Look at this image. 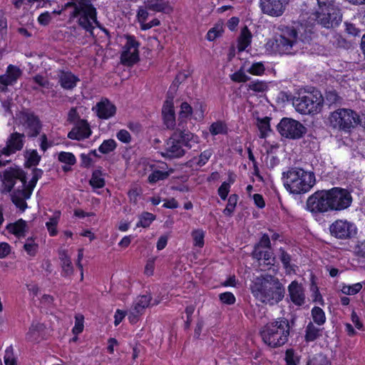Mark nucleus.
Listing matches in <instances>:
<instances>
[{"mask_svg": "<svg viewBox=\"0 0 365 365\" xmlns=\"http://www.w3.org/2000/svg\"><path fill=\"white\" fill-rule=\"evenodd\" d=\"M231 79L235 82L241 83L248 81L250 78L244 71L240 70L232 74Z\"/></svg>", "mask_w": 365, "mask_h": 365, "instance_id": "nucleus-57", "label": "nucleus"}, {"mask_svg": "<svg viewBox=\"0 0 365 365\" xmlns=\"http://www.w3.org/2000/svg\"><path fill=\"white\" fill-rule=\"evenodd\" d=\"M278 30L280 34L274 37V51L281 55L297 53L300 49L297 30L287 26H279Z\"/></svg>", "mask_w": 365, "mask_h": 365, "instance_id": "nucleus-6", "label": "nucleus"}, {"mask_svg": "<svg viewBox=\"0 0 365 365\" xmlns=\"http://www.w3.org/2000/svg\"><path fill=\"white\" fill-rule=\"evenodd\" d=\"M18 120L29 137L34 138L39 135L42 125L38 117L34 113L21 111L18 115Z\"/></svg>", "mask_w": 365, "mask_h": 365, "instance_id": "nucleus-13", "label": "nucleus"}, {"mask_svg": "<svg viewBox=\"0 0 365 365\" xmlns=\"http://www.w3.org/2000/svg\"><path fill=\"white\" fill-rule=\"evenodd\" d=\"M4 362L6 365H16V359L13 356V350L11 346L6 349Z\"/></svg>", "mask_w": 365, "mask_h": 365, "instance_id": "nucleus-62", "label": "nucleus"}, {"mask_svg": "<svg viewBox=\"0 0 365 365\" xmlns=\"http://www.w3.org/2000/svg\"><path fill=\"white\" fill-rule=\"evenodd\" d=\"M287 0H259L262 12L273 17H279L284 13Z\"/></svg>", "mask_w": 365, "mask_h": 365, "instance_id": "nucleus-16", "label": "nucleus"}, {"mask_svg": "<svg viewBox=\"0 0 365 365\" xmlns=\"http://www.w3.org/2000/svg\"><path fill=\"white\" fill-rule=\"evenodd\" d=\"M65 7H73V11L71 14V16L73 18H76L81 14V11L83 9H89L91 12H93V15L94 16L95 13V7L90 2H88L85 0H72L65 4Z\"/></svg>", "mask_w": 365, "mask_h": 365, "instance_id": "nucleus-25", "label": "nucleus"}, {"mask_svg": "<svg viewBox=\"0 0 365 365\" xmlns=\"http://www.w3.org/2000/svg\"><path fill=\"white\" fill-rule=\"evenodd\" d=\"M117 144L113 139L105 140L98 148L100 153L108 154L116 148Z\"/></svg>", "mask_w": 365, "mask_h": 365, "instance_id": "nucleus-40", "label": "nucleus"}, {"mask_svg": "<svg viewBox=\"0 0 365 365\" xmlns=\"http://www.w3.org/2000/svg\"><path fill=\"white\" fill-rule=\"evenodd\" d=\"M25 157L26 158V164L29 167L38 165L41 160V156L36 150H27Z\"/></svg>", "mask_w": 365, "mask_h": 365, "instance_id": "nucleus-38", "label": "nucleus"}, {"mask_svg": "<svg viewBox=\"0 0 365 365\" xmlns=\"http://www.w3.org/2000/svg\"><path fill=\"white\" fill-rule=\"evenodd\" d=\"M289 332V321L281 317L264 325L260 331V335L264 344L272 348H277L287 342Z\"/></svg>", "mask_w": 365, "mask_h": 365, "instance_id": "nucleus-5", "label": "nucleus"}, {"mask_svg": "<svg viewBox=\"0 0 365 365\" xmlns=\"http://www.w3.org/2000/svg\"><path fill=\"white\" fill-rule=\"evenodd\" d=\"M307 209L314 214L330 211L327 190H318L309 196Z\"/></svg>", "mask_w": 365, "mask_h": 365, "instance_id": "nucleus-14", "label": "nucleus"}, {"mask_svg": "<svg viewBox=\"0 0 365 365\" xmlns=\"http://www.w3.org/2000/svg\"><path fill=\"white\" fill-rule=\"evenodd\" d=\"M291 301L297 306L304 303L305 295L302 286L296 281H293L288 287Z\"/></svg>", "mask_w": 365, "mask_h": 365, "instance_id": "nucleus-21", "label": "nucleus"}, {"mask_svg": "<svg viewBox=\"0 0 365 365\" xmlns=\"http://www.w3.org/2000/svg\"><path fill=\"white\" fill-rule=\"evenodd\" d=\"M22 75V71L16 66L9 65L5 74L0 76V91H6L8 86L14 85Z\"/></svg>", "mask_w": 365, "mask_h": 365, "instance_id": "nucleus-18", "label": "nucleus"}, {"mask_svg": "<svg viewBox=\"0 0 365 365\" xmlns=\"http://www.w3.org/2000/svg\"><path fill=\"white\" fill-rule=\"evenodd\" d=\"M279 259L285 268L290 267L291 256L282 248L279 249Z\"/></svg>", "mask_w": 365, "mask_h": 365, "instance_id": "nucleus-63", "label": "nucleus"}, {"mask_svg": "<svg viewBox=\"0 0 365 365\" xmlns=\"http://www.w3.org/2000/svg\"><path fill=\"white\" fill-rule=\"evenodd\" d=\"M312 15L317 24L328 29L337 27L342 21V13L339 6L326 11H314Z\"/></svg>", "mask_w": 365, "mask_h": 365, "instance_id": "nucleus-10", "label": "nucleus"}, {"mask_svg": "<svg viewBox=\"0 0 365 365\" xmlns=\"http://www.w3.org/2000/svg\"><path fill=\"white\" fill-rule=\"evenodd\" d=\"M32 174V178L27 183L24 171L17 166L4 170L2 175L0 173V177L7 192H10L12 190L16 179L21 180V188H18L14 191L11 195V200L21 212H24L27 208L26 200L30 198L37 181L43 174V170L38 168H34Z\"/></svg>", "mask_w": 365, "mask_h": 365, "instance_id": "nucleus-1", "label": "nucleus"}, {"mask_svg": "<svg viewBox=\"0 0 365 365\" xmlns=\"http://www.w3.org/2000/svg\"><path fill=\"white\" fill-rule=\"evenodd\" d=\"M362 289V284L360 283H356L352 285L344 286L341 289V292L347 295H354L357 294Z\"/></svg>", "mask_w": 365, "mask_h": 365, "instance_id": "nucleus-51", "label": "nucleus"}, {"mask_svg": "<svg viewBox=\"0 0 365 365\" xmlns=\"http://www.w3.org/2000/svg\"><path fill=\"white\" fill-rule=\"evenodd\" d=\"M91 133L88 122L86 120H78L68 133V138L72 140H82L89 138Z\"/></svg>", "mask_w": 365, "mask_h": 365, "instance_id": "nucleus-19", "label": "nucleus"}, {"mask_svg": "<svg viewBox=\"0 0 365 365\" xmlns=\"http://www.w3.org/2000/svg\"><path fill=\"white\" fill-rule=\"evenodd\" d=\"M89 183L93 188H102L104 187L105 180L102 178V173L101 170H94L93 172Z\"/></svg>", "mask_w": 365, "mask_h": 365, "instance_id": "nucleus-36", "label": "nucleus"}, {"mask_svg": "<svg viewBox=\"0 0 365 365\" xmlns=\"http://www.w3.org/2000/svg\"><path fill=\"white\" fill-rule=\"evenodd\" d=\"M24 249L28 255L33 257L35 256L37 252L38 245L35 243L32 237H29L24 245Z\"/></svg>", "mask_w": 365, "mask_h": 365, "instance_id": "nucleus-47", "label": "nucleus"}, {"mask_svg": "<svg viewBox=\"0 0 365 365\" xmlns=\"http://www.w3.org/2000/svg\"><path fill=\"white\" fill-rule=\"evenodd\" d=\"M252 256L259 262L263 260V263L266 265H274L275 262V257L272 249L261 251H258L257 250H253Z\"/></svg>", "mask_w": 365, "mask_h": 365, "instance_id": "nucleus-27", "label": "nucleus"}, {"mask_svg": "<svg viewBox=\"0 0 365 365\" xmlns=\"http://www.w3.org/2000/svg\"><path fill=\"white\" fill-rule=\"evenodd\" d=\"M151 299L150 294L141 295L136 299L132 308L135 312L143 314L144 309L150 304Z\"/></svg>", "mask_w": 365, "mask_h": 365, "instance_id": "nucleus-30", "label": "nucleus"}, {"mask_svg": "<svg viewBox=\"0 0 365 365\" xmlns=\"http://www.w3.org/2000/svg\"><path fill=\"white\" fill-rule=\"evenodd\" d=\"M265 68L262 62L253 63L247 70V72L252 75L260 76L264 72Z\"/></svg>", "mask_w": 365, "mask_h": 365, "instance_id": "nucleus-55", "label": "nucleus"}, {"mask_svg": "<svg viewBox=\"0 0 365 365\" xmlns=\"http://www.w3.org/2000/svg\"><path fill=\"white\" fill-rule=\"evenodd\" d=\"M280 135L289 139H299L307 132V128L299 121L292 118H284L277 125Z\"/></svg>", "mask_w": 365, "mask_h": 365, "instance_id": "nucleus-11", "label": "nucleus"}, {"mask_svg": "<svg viewBox=\"0 0 365 365\" xmlns=\"http://www.w3.org/2000/svg\"><path fill=\"white\" fill-rule=\"evenodd\" d=\"M33 81L38 86L48 88L50 86L49 81L41 75H36L33 77Z\"/></svg>", "mask_w": 365, "mask_h": 365, "instance_id": "nucleus-64", "label": "nucleus"}, {"mask_svg": "<svg viewBox=\"0 0 365 365\" xmlns=\"http://www.w3.org/2000/svg\"><path fill=\"white\" fill-rule=\"evenodd\" d=\"M318 8L315 11H326L331 7H336L335 0H317Z\"/></svg>", "mask_w": 365, "mask_h": 365, "instance_id": "nucleus-53", "label": "nucleus"}, {"mask_svg": "<svg viewBox=\"0 0 365 365\" xmlns=\"http://www.w3.org/2000/svg\"><path fill=\"white\" fill-rule=\"evenodd\" d=\"M169 171H161L160 170H155L151 174L149 175L148 180L149 183L154 184L159 180H163L168 178L170 173L173 172V168H170Z\"/></svg>", "mask_w": 365, "mask_h": 365, "instance_id": "nucleus-33", "label": "nucleus"}, {"mask_svg": "<svg viewBox=\"0 0 365 365\" xmlns=\"http://www.w3.org/2000/svg\"><path fill=\"white\" fill-rule=\"evenodd\" d=\"M252 34L248 29L245 26L241 32L238 40V50L244 51L251 43Z\"/></svg>", "mask_w": 365, "mask_h": 365, "instance_id": "nucleus-32", "label": "nucleus"}, {"mask_svg": "<svg viewBox=\"0 0 365 365\" xmlns=\"http://www.w3.org/2000/svg\"><path fill=\"white\" fill-rule=\"evenodd\" d=\"M155 219V216L153 214L145 212L140 216V220L136 227H148Z\"/></svg>", "mask_w": 365, "mask_h": 365, "instance_id": "nucleus-39", "label": "nucleus"}, {"mask_svg": "<svg viewBox=\"0 0 365 365\" xmlns=\"http://www.w3.org/2000/svg\"><path fill=\"white\" fill-rule=\"evenodd\" d=\"M212 153L210 150H206L201 153V154L199 155L198 160L197 162V164L199 166H203L206 164V163L208 161V160L212 156Z\"/></svg>", "mask_w": 365, "mask_h": 365, "instance_id": "nucleus-59", "label": "nucleus"}, {"mask_svg": "<svg viewBox=\"0 0 365 365\" xmlns=\"http://www.w3.org/2000/svg\"><path fill=\"white\" fill-rule=\"evenodd\" d=\"M327 192L330 211H341L351 206L353 198L348 190L335 187L327 190Z\"/></svg>", "mask_w": 365, "mask_h": 365, "instance_id": "nucleus-9", "label": "nucleus"}, {"mask_svg": "<svg viewBox=\"0 0 365 365\" xmlns=\"http://www.w3.org/2000/svg\"><path fill=\"white\" fill-rule=\"evenodd\" d=\"M331 236L339 240H349L357 233L356 225L347 220H337L329 226Z\"/></svg>", "mask_w": 365, "mask_h": 365, "instance_id": "nucleus-15", "label": "nucleus"}, {"mask_svg": "<svg viewBox=\"0 0 365 365\" xmlns=\"http://www.w3.org/2000/svg\"><path fill=\"white\" fill-rule=\"evenodd\" d=\"M94 14L93 16V12H91L88 9H83V11H81V16L78 21V24L86 31H89L91 34H93L94 27L93 26L91 20L97 25L99 24L97 20V11L96 8Z\"/></svg>", "mask_w": 365, "mask_h": 365, "instance_id": "nucleus-20", "label": "nucleus"}, {"mask_svg": "<svg viewBox=\"0 0 365 365\" xmlns=\"http://www.w3.org/2000/svg\"><path fill=\"white\" fill-rule=\"evenodd\" d=\"M61 86L66 90H73L80 79L70 71H60L58 75Z\"/></svg>", "mask_w": 365, "mask_h": 365, "instance_id": "nucleus-23", "label": "nucleus"}, {"mask_svg": "<svg viewBox=\"0 0 365 365\" xmlns=\"http://www.w3.org/2000/svg\"><path fill=\"white\" fill-rule=\"evenodd\" d=\"M284 187L293 194L307 192L316 183L314 172L292 168L282 173Z\"/></svg>", "mask_w": 365, "mask_h": 365, "instance_id": "nucleus-3", "label": "nucleus"}, {"mask_svg": "<svg viewBox=\"0 0 365 365\" xmlns=\"http://www.w3.org/2000/svg\"><path fill=\"white\" fill-rule=\"evenodd\" d=\"M198 142V137L189 130L177 128L165 143L163 157L168 159L179 158L185 153L184 147L191 148L193 143Z\"/></svg>", "mask_w": 365, "mask_h": 365, "instance_id": "nucleus-4", "label": "nucleus"}, {"mask_svg": "<svg viewBox=\"0 0 365 365\" xmlns=\"http://www.w3.org/2000/svg\"><path fill=\"white\" fill-rule=\"evenodd\" d=\"M307 365H329V361L325 355L318 354L309 359Z\"/></svg>", "mask_w": 365, "mask_h": 365, "instance_id": "nucleus-45", "label": "nucleus"}, {"mask_svg": "<svg viewBox=\"0 0 365 365\" xmlns=\"http://www.w3.org/2000/svg\"><path fill=\"white\" fill-rule=\"evenodd\" d=\"M319 336V329L309 323L306 328L305 339L307 341H312Z\"/></svg>", "mask_w": 365, "mask_h": 365, "instance_id": "nucleus-41", "label": "nucleus"}, {"mask_svg": "<svg viewBox=\"0 0 365 365\" xmlns=\"http://www.w3.org/2000/svg\"><path fill=\"white\" fill-rule=\"evenodd\" d=\"M96 109L98 117L101 119H108L113 117L116 112V107L108 99L98 102Z\"/></svg>", "mask_w": 365, "mask_h": 365, "instance_id": "nucleus-22", "label": "nucleus"}, {"mask_svg": "<svg viewBox=\"0 0 365 365\" xmlns=\"http://www.w3.org/2000/svg\"><path fill=\"white\" fill-rule=\"evenodd\" d=\"M329 43L335 48H346L349 46V42L343 38L341 35L334 32V31H331L329 34Z\"/></svg>", "mask_w": 365, "mask_h": 365, "instance_id": "nucleus-31", "label": "nucleus"}, {"mask_svg": "<svg viewBox=\"0 0 365 365\" xmlns=\"http://www.w3.org/2000/svg\"><path fill=\"white\" fill-rule=\"evenodd\" d=\"M192 236L193 238L194 245L199 247H202L204 245L205 235L202 230H197L192 232Z\"/></svg>", "mask_w": 365, "mask_h": 365, "instance_id": "nucleus-52", "label": "nucleus"}, {"mask_svg": "<svg viewBox=\"0 0 365 365\" xmlns=\"http://www.w3.org/2000/svg\"><path fill=\"white\" fill-rule=\"evenodd\" d=\"M324 103V97L318 90H313L305 95L294 98L293 106L302 114L318 112Z\"/></svg>", "mask_w": 365, "mask_h": 365, "instance_id": "nucleus-8", "label": "nucleus"}, {"mask_svg": "<svg viewBox=\"0 0 365 365\" xmlns=\"http://www.w3.org/2000/svg\"><path fill=\"white\" fill-rule=\"evenodd\" d=\"M150 11L170 14L173 11V7L169 1L165 0H147L145 2Z\"/></svg>", "mask_w": 365, "mask_h": 365, "instance_id": "nucleus-26", "label": "nucleus"}, {"mask_svg": "<svg viewBox=\"0 0 365 365\" xmlns=\"http://www.w3.org/2000/svg\"><path fill=\"white\" fill-rule=\"evenodd\" d=\"M270 118H257V126L260 132L259 138H264L268 132L271 131L269 125Z\"/></svg>", "mask_w": 365, "mask_h": 365, "instance_id": "nucleus-35", "label": "nucleus"}, {"mask_svg": "<svg viewBox=\"0 0 365 365\" xmlns=\"http://www.w3.org/2000/svg\"><path fill=\"white\" fill-rule=\"evenodd\" d=\"M148 10L150 9L147 8V5L145 4L144 6L138 7L136 17L140 26L147 21L149 16Z\"/></svg>", "mask_w": 365, "mask_h": 365, "instance_id": "nucleus-50", "label": "nucleus"}, {"mask_svg": "<svg viewBox=\"0 0 365 365\" xmlns=\"http://www.w3.org/2000/svg\"><path fill=\"white\" fill-rule=\"evenodd\" d=\"M58 160L61 163H66L68 165H73L76 163V158L71 153L61 152L58 154Z\"/></svg>", "mask_w": 365, "mask_h": 365, "instance_id": "nucleus-48", "label": "nucleus"}, {"mask_svg": "<svg viewBox=\"0 0 365 365\" xmlns=\"http://www.w3.org/2000/svg\"><path fill=\"white\" fill-rule=\"evenodd\" d=\"M223 31L222 26L216 25L215 27L209 30L207 34V39L208 41H214L217 37L220 36Z\"/></svg>", "mask_w": 365, "mask_h": 365, "instance_id": "nucleus-54", "label": "nucleus"}, {"mask_svg": "<svg viewBox=\"0 0 365 365\" xmlns=\"http://www.w3.org/2000/svg\"><path fill=\"white\" fill-rule=\"evenodd\" d=\"M162 114L164 123L168 128H173L175 125V116L173 108V98L167 99L163 106Z\"/></svg>", "mask_w": 365, "mask_h": 365, "instance_id": "nucleus-24", "label": "nucleus"}, {"mask_svg": "<svg viewBox=\"0 0 365 365\" xmlns=\"http://www.w3.org/2000/svg\"><path fill=\"white\" fill-rule=\"evenodd\" d=\"M252 292L262 302L274 305L282 300L285 292L278 279L267 276L257 279L252 286Z\"/></svg>", "mask_w": 365, "mask_h": 365, "instance_id": "nucleus-2", "label": "nucleus"}, {"mask_svg": "<svg viewBox=\"0 0 365 365\" xmlns=\"http://www.w3.org/2000/svg\"><path fill=\"white\" fill-rule=\"evenodd\" d=\"M329 120L334 128H338L344 132H350L361 123L359 115L348 108H339L332 112Z\"/></svg>", "mask_w": 365, "mask_h": 365, "instance_id": "nucleus-7", "label": "nucleus"}, {"mask_svg": "<svg viewBox=\"0 0 365 365\" xmlns=\"http://www.w3.org/2000/svg\"><path fill=\"white\" fill-rule=\"evenodd\" d=\"M238 200V196L236 194H232L230 195L228 198V202L226 205V207L223 210V213L225 215L231 216L235 211L237 202Z\"/></svg>", "mask_w": 365, "mask_h": 365, "instance_id": "nucleus-42", "label": "nucleus"}, {"mask_svg": "<svg viewBox=\"0 0 365 365\" xmlns=\"http://www.w3.org/2000/svg\"><path fill=\"white\" fill-rule=\"evenodd\" d=\"M247 86L248 90H252L256 93H262L267 89V83L261 81H252Z\"/></svg>", "mask_w": 365, "mask_h": 365, "instance_id": "nucleus-46", "label": "nucleus"}, {"mask_svg": "<svg viewBox=\"0 0 365 365\" xmlns=\"http://www.w3.org/2000/svg\"><path fill=\"white\" fill-rule=\"evenodd\" d=\"M286 365H297L299 358L294 355L293 349H287L285 354Z\"/></svg>", "mask_w": 365, "mask_h": 365, "instance_id": "nucleus-56", "label": "nucleus"}, {"mask_svg": "<svg viewBox=\"0 0 365 365\" xmlns=\"http://www.w3.org/2000/svg\"><path fill=\"white\" fill-rule=\"evenodd\" d=\"M25 134L14 132L9 135L6 142V147L1 150L6 157L16 153L23 149L25 143Z\"/></svg>", "mask_w": 365, "mask_h": 365, "instance_id": "nucleus-17", "label": "nucleus"}, {"mask_svg": "<svg viewBox=\"0 0 365 365\" xmlns=\"http://www.w3.org/2000/svg\"><path fill=\"white\" fill-rule=\"evenodd\" d=\"M117 138L124 143H129L131 141V135L130 133L124 129L120 130L117 133Z\"/></svg>", "mask_w": 365, "mask_h": 365, "instance_id": "nucleus-61", "label": "nucleus"}, {"mask_svg": "<svg viewBox=\"0 0 365 365\" xmlns=\"http://www.w3.org/2000/svg\"><path fill=\"white\" fill-rule=\"evenodd\" d=\"M57 224V217H51L50 218L49 221L46 223V226L51 236H54L57 234V230L56 229Z\"/></svg>", "mask_w": 365, "mask_h": 365, "instance_id": "nucleus-60", "label": "nucleus"}, {"mask_svg": "<svg viewBox=\"0 0 365 365\" xmlns=\"http://www.w3.org/2000/svg\"><path fill=\"white\" fill-rule=\"evenodd\" d=\"M26 222L22 219L19 220L14 223H10L6 226V230L14 234L17 237H25Z\"/></svg>", "mask_w": 365, "mask_h": 365, "instance_id": "nucleus-28", "label": "nucleus"}, {"mask_svg": "<svg viewBox=\"0 0 365 365\" xmlns=\"http://www.w3.org/2000/svg\"><path fill=\"white\" fill-rule=\"evenodd\" d=\"M125 38L126 43L120 54V62L124 66H131L139 61L140 43L133 36L125 35Z\"/></svg>", "mask_w": 365, "mask_h": 365, "instance_id": "nucleus-12", "label": "nucleus"}, {"mask_svg": "<svg viewBox=\"0 0 365 365\" xmlns=\"http://www.w3.org/2000/svg\"><path fill=\"white\" fill-rule=\"evenodd\" d=\"M59 259L61 262V267L63 276H69L73 272V267L70 257L67 255L66 250H61L59 252Z\"/></svg>", "mask_w": 365, "mask_h": 365, "instance_id": "nucleus-29", "label": "nucleus"}, {"mask_svg": "<svg viewBox=\"0 0 365 365\" xmlns=\"http://www.w3.org/2000/svg\"><path fill=\"white\" fill-rule=\"evenodd\" d=\"M210 132L211 134L215 135L218 134L225 133L227 132V127L221 121L213 123L210 127Z\"/></svg>", "mask_w": 365, "mask_h": 365, "instance_id": "nucleus-49", "label": "nucleus"}, {"mask_svg": "<svg viewBox=\"0 0 365 365\" xmlns=\"http://www.w3.org/2000/svg\"><path fill=\"white\" fill-rule=\"evenodd\" d=\"M312 316L314 322L319 325H322L325 322L324 312L319 307H314L312 309Z\"/></svg>", "mask_w": 365, "mask_h": 365, "instance_id": "nucleus-43", "label": "nucleus"}, {"mask_svg": "<svg viewBox=\"0 0 365 365\" xmlns=\"http://www.w3.org/2000/svg\"><path fill=\"white\" fill-rule=\"evenodd\" d=\"M269 249H272L269 237L267 234H264L259 242L255 245L253 250H257L258 251H261Z\"/></svg>", "mask_w": 365, "mask_h": 365, "instance_id": "nucleus-44", "label": "nucleus"}, {"mask_svg": "<svg viewBox=\"0 0 365 365\" xmlns=\"http://www.w3.org/2000/svg\"><path fill=\"white\" fill-rule=\"evenodd\" d=\"M192 113V108L190 106L189 103L187 102L182 103L180 106V111L179 113V120L180 123H178V127H183L182 125V121L185 119H187L190 117Z\"/></svg>", "mask_w": 365, "mask_h": 365, "instance_id": "nucleus-37", "label": "nucleus"}, {"mask_svg": "<svg viewBox=\"0 0 365 365\" xmlns=\"http://www.w3.org/2000/svg\"><path fill=\"white\" fill-rule=\"evenodd\" d=\"M342 98L339 96L338 93L334 90H329L325 93L324 102L329 106L340 105L342 103Z\"/></svg>", "mask_w": 365, "mask_h": 365, "instance_id": "nucleus-34", "label": "nucleus"}, {"mask_svg": "<svg viewBox=\"0 0 365 365\" xmlns=\"http://www.w3.org/2000/svg\"><path fill=\"white\" fill-rule=\"evenodd\" d=\"M220 301L227 304H233L235 302V297L231 292H227L219 295Z\"/></svg>", "mask_w": 365, "mask_h": 365, "instance_id": "nucleus-58", "label": "nucleus"}]
</instances>
